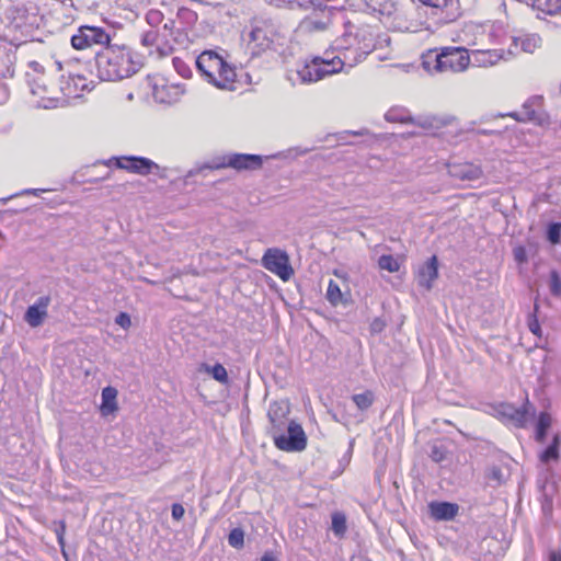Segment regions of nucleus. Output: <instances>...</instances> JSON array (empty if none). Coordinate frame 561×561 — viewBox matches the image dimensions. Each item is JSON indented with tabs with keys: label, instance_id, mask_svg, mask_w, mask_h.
Masks as SVG:
<instances>
[{
	"label": "nucleus",
	"instance_id": "1",
	"mask_svg": "<svg viewBox=\"0 0 561 561\" xmlns=\"http://www.w3.org/2000/svg\"><path fill=\"white\" fill-rule=\"evenodd\" d=\"M375 34L368 25L344 24V32L336 37L323 56L314 57L297 71L305 83L317 82L327 76L353 68L375 49Z\"/></svg>",
	"mask_w": 561,
	"mask_h": 561
},
{
	"label": "nucleus",
	"instance_id": "2",
	"mask_svg": "<svg viewBox=\"0 0 561 561\" xmlns=\"http://www.w3.org/2000/svg\"><path fill=\"white\" fill-rule=\"evenodd\" d=\"M289 412L287 400L271 403L267 412L271 424L268 432L278 449L301 451L307 446V437L300 424L287 420Z\"/></svg>",
	"mask_w": 561,
	"mask_h": 561
},
{
	"label": "nucleus",
	"instance_id": "3",
	"mask_svg": "<svg viewBox=\"0 0 561 561\" xmlns=\"http://www.w3.org/2000/svg\"><path fill=\"white\" fill-rule=\"evenodd\" d=\"M98 77L103 81H117L136 73L140 61L126 45L110 44L95 55Z\"/></svg>",
	"mask_w": 561,
	"mask_h": 561
},
{
	"label": "nucleus",
	"instance_id": "4",
	"mask_svg": "<svg viewBox=\"0 0 561 561\" xmlns=\"http://www.w3.org/2000/svg\"><path fill=\"white\" fill-rule=\"evenodd\" d=\"M196 66L208 82L215 87L224 90H234L236 69L228 65L217 53L203 51L196 59Z\"/></svg>",
	"mask_w": 561,
	"mask_h": 561
},
{
	"label": "nucleus",
	"instance_id": "5",
	"mask_svg": "<svg viewBox=\"0 0 561 561\" xmlns=\"http://www.w3.org/2000/svg\"><path fill=\"white\" fill-rule=\"evenodd\" d=\"M430 58L426 57L423 66L434 72H462L471 64V57L463 47H443L435 54L433 61Z\"/></svg>",
	"mask_w": 561,
	"mask_h": 561
},
{
	"label": "nucleus",
	"instance_id": "6",
	"mask_svg": "<svg viewBox=\"0 0 561 561\" xmlns=\"http://www.w3.org/2000/svg\"><path fill=\"white\" fill-rule=\"evenodd\" d=\"M27 82L33 95L38 98L37 106L43 108H55L64 102L58 96V90L55 85L47 84V77L45 75L32 76L27 73Z\"/></svg>",
	"mask_w": 561,
	"mask_h": 561
},
{
	"label": "nucleus",
	"instance_id": "7",
	"mask_svg": "<svg viewBox=\"0 0 561 561\" xmlns=\"http://www.w3.org/2000/svg\"><path fill=\"white\" fill-rule=\"evenodd\" d=\"M111 44L110 34L102 27L83 25L71 37L75 49L81 50L92 47H106Z\"/></svg>",
	"mask_w": 561,
	"mask_h": 561
},
{
	"label": "nucleus",
	"instance_id": "8",
	"mask_svg": "<svg viewBox=\"0 0 561 561\" xmlns=\"http://www.w3.org/2000/svg\"><path fill=\"white\" fill-rule=\"evenodd\" d=\"M263 266L283 280H288L294 271L289 264L288 254L277 248L267 249L262 257Z\"/></svg>",
	"mask_w": 561,
	"mask_h": 561
},
{
	"label": "nucleus",
	"instance_id": "9",
	"mask_svg": "<svg viewBox=\"0 0 561 561\" xmlns=\"http://www.w3.org/2000/svg\"><path fill=\"white\" fill-rule=\"evenodd\" d=\"M112 161L115 162V165L118 169L126 170L131 173L140 174V175H147L152 173L154 170H159V165L153 162L152 160L145 158V157H121V158H113L108 162Z\"/></svg>",
	"mask_w": 561,
	"mask_h": 561
},
{
	"label": "nucleus",
	"instance_id": "10",
	"mask_svg": "<svg viewBox=\"0 0 561 561\" xmlns=\"http://www.w3.org/2000/svg\"><path fill=\"white\" fill-rule=\"evenodd\" d=\"M272 35L273 31L266 23L260 22L252 25L248 35V45L252 54L257 55L270 48L273 43Z\"/></svg>",
	"mask_w": 561,
	"mask_h": 561
},
{
	"label": "nucleus",
	"instance_id": "11",
	"mask_svg": "<svg viewBox=\"0 0 561 561\" xmlns=\"http://www.w3.org/2000/svg\"><path fill=\"white\" fill-rule=\"evenodd\" d=\"M422 4L431 8L433 14L438 15V20L445 23L455 21L459 15L458 0H417Z\"/></svg>",
	"mask_w": 561,
	"mask_h": 561
},
{
	"label": "nucleus",
	"instance_id": "12",
	"mask_svg": "<svg viewBox=\"0 0 561 561\" xmlns=\"http://www.w3.org/2000/svg\"><path fill=\"white\" fill-rule=\"evenodd\" d=\"M50 304L49 296H41L25 312L24 320L32 328L39 327L47 317V308Z\"/></svg>",
	"mask_w": 561,
	"mask_h": 561
},
{
	"label": "nucleus",
	"instance_id": "13",
	"mask_svg": "<svg viewBox=\"0 0 561 561\" xmlns=\"http://www.w3.org/2000/svg\"><path fill=\"white\" fill-rule=\"evenodd\" d=\"M527 405L528 401L522 408H517L508 403H503L497 408L496 411L504 421L512 423L516 427H524L527 423Z\"/></svg>",
	"mask_w": 561,
	"mask_h": 561
},
{
	"label": "nucleus",
	"instance_id": "14",
	"mask_svg": "<svg viewBox=\"0 0 561 561\" xmlns=\"http://www.w3.org/2000/svg\"><path fill=\"white\" fill-rule=\"evenodd\" d=\"M438 277V260L436 255L431 256L422 264L416 274V280L420 287L431 290L433 282Z\"/></svg>",
	"mask_w": 561,
	"mask_h": 561
},
{
	"label": "nucleus",
	"instance_id": "15",
	"mask_svg": "<svg viewBox=\"0 0 561 561\" xmlns=\"http://www.w3.org/2000/svg\"><path fill=\"white\" fill-rule=\"evenodd\" d=\"M448 173L461 181H473L481 178L482 170L480 167L469 162L450 163L448 164Z\"/></svg>",
	"mask_w": 561,
	"mask_h": 561
},
{
	"label": "nucleus",
	"instance_id": "16",
	"mask_svg": "<svg viewBox=\"0 0 561 561\" xmlns=\"http://www.w3.org/2000/svg\"><path fill=\"white\" fill-rule=\"evenodd\" d=\"M262 157L257 154L234 153L228 157L227 165L237 170H255L262 165Z\"/></svg>",
	"mask_w": 561,
	"mask_h": 561
},
{
	"label": "nucleus",
	"instance_id": "17",
	"mask_svg": "<svg viewBox=\"0 0 561 561\" xmlns=\"http://www.w3.org/2000/svg\"><path fill=\"white\" fill-rule=\"evenodd\" d=\"M430 512L436 520H451L458 514L459 506L449 502H432Z\"/></svg>",
	"mask_w": 561,
	"mask_h": 561
},
{
	"label": "nucleus",
	"instance_id": "18",
	"mask_svg": "<svg viewBox=\"0 0 561 561\" xmlns=\"http://www.w3.org/2000/svg\"><path fill=\"white\" fill-rule=\"evenodd\" d=\"M470 57L473 66L491 67L503 58V51L499 49L474 50Z\"/></svg>",
	"mask_w": 561,
	"mask_h": 561
},
{
	"label": "nucleus",
	"instance_id": "19",
	"mask_svg": "<svg viewBox=\"0 0 561 561\" xmlns=\"http://www.w3.org/2000/svg\"><path fill=\"white\" fill-rule=\"evenodd\" d=\"M539 98L528 100L520 112H513L507 115L519 122H536L541 124L542 119L535 108V106L539 104Z\"/></svg>",
	"mask_w": 561,
	"mask_h": 561
},
{
	"label": "nucleus",
	"instance_id": "20",
	"mask_svg": "<svg viewBox=\"0 0 561 561\" xmlns=\"http://www.w3.org/2000/svg\"><path fill=\"white\" fill-rule=\"evenodd\" d=\"M542 39L538 34H524L513 38V45L527 54H533L541 46Z\"/></svg>",
	"mask_w": 561,
	"mask_h": 561
},
{
	"label": "nucleus",
	"instance_id": "21",
	"mask_svg": "<svg viewBox=\"0 0 561 561\" xmlns=\"http://www.w3.org/2000/svg\"><path fill=\"white\" fill-rule=\"evenodd\" d=\"M14 56L9 53L5 46L0 44V79L12 78Z\"/></svg>",
	"mask_w": 561,
	"mask_h": 561
},
{
	"label": "nucleus",
	"instance_id": "22",
	"mask_svg": "<svg viewBox=\"0 0 561 561\" xmlns=\"http://www.w3.org/2000/svg\"><path fill=\"white\" fill-rule=\"evenodd\" d=\"M117 390L113 387H105L102 390L101 412L107 415L117 409L116 404Z\"/></svg>",
	"mask_w": 561,
	"mask_h": 561
},
{
	"label": "nucleus",
	"instance_id": "23",
	"mask_svg": "<svg viewBox=\"0 0 561 561\" xmlns=\"http://www.w3.org/2000/svg\"><path fill=\"white\" fill-rule=\"evenodd\" d=\"M551 415L547 412H541L538 416L536 425L535 438L538 443H543L546 439L547 431L551 426Z\"/></svg>",
	"mask_w": 561,
	"mask_h": 561
},
{
	"label": "nucleus",
	"instance_id": "24",
	"mask_svg": "<svg viewBox=\"0 0 561 561\" xmlns=\"http://www.w3.org/2000/svg\"><path fill=\"white\" fill-rule=\"evenodd\" d=\"M561 445V437L559 434H554L551 444L540 454V460L542 462H549L551 460L559 459V449Z\"/></svg>",
	"mask_w": 561,
	"mask_h": 561
},
{
	"label": "nucleus",
	"instance_id": "25",
	"mask_svg": "<svg viewBox=\"0 0 561 561\" xmlns=\"http://www.w3.org/2000/svg\"><path fill=\"white\" fill-rule=\"evenodd\" d=\"M385 118L391 123H412L413 117L409 114V112L403 107H393L390 108L386 114Z\"/></svg>",
	"mask_w": 561,
	"mask_h": 561
},
{
	"label": "nucleus",
	"instance_id": "26",
	"mask_svg": "<svg viewBox=\"0 0 561 561\" xmlns=\"http://www.w3.org/2000/svg\"><path fill=\"white\" fill-rule=\"evenodd\" d=\"M411 124L420 126L425 130H435L439 129L444 125V122L435 116H420L417 118H413Z\"/></svg>",
	"mask_w": 561,
	"mask_h": 561
},
{
	"label": "nucleus",
	"instance_id": "27",
	"mask_svg": "<svg viewBox=\"0 0 561 561\" xmlns=\"http://www.w3.org/2000/svg\"><path fill=\"white\" fill-rule=\"evenodd\" d=\"M331 529L334 535L339 538H342L346 533V517L341 512H335L332 514V524Z\"/></svg>",
	"mask_w": 561,
	"mask_h": 561
},
{
	"label": "nucleus",
	"instance_id": "28",
	"mask_svg": "<svg viewBox=\"0 0 561 561\" xmlns=\"http://www.w3.org/2000/svg\"><path fill=\"white\" fill-rule=\"evenodd\" d=\"M369 9L380 14H390L393 10L391 0H365Z\"/></svg>",
	"mask_w": 561,
	"mask_h": 561
},
{
	"label": "nucleus",
	"instance_id": "29",
	"mask_svg": "<svg viewBox=\"0 0 561 561\" xmlns=\"http://www.w3.org/2000/svg\"><path fill=\"white\" fill-rule=\"evenodd\" d=\"M352 400L359 410L364 411L371 407L374 402V393L367 390L363 393L354 394Z\"/></svg>",
	"mask_w": 561,
	"mask_h": 561
},
{
	"label": "nucleus",
	"instance_id": "30",
	"mask_svg": "<svg viewBox=\"0 0 561 561\" xmlns=\"http://www.w3.org/2000/svg\"><path fill=\"white\" fill-rule=\"evenodd\" d=\"M378 266L380 270L388 271L389 273H396L400 270L398 260L390 254L381 255L378 260Z\"/></svg>",
	"mask_w": 561,
	"mask_h": 561
},
{
	"label": "nucleus",
	"instance_id": "31",
	"mask_svg": "<svg viewBox=\"0 0 561 561\" xmlns=\"http://www.w3.org/2000/svg\"><path fill=\"white\" fill-rule=\"evenodd\" d=\"M327 299L336 306L342 301V291L339 284L334 280H330L327 289Z\"/></svg>",
	"mask_w": 561,
	"mask_h": 561
},
{
	"label": "nucleus",
	"instance_id": "32",
	"mask_svg": "<svg viewBox=\"0 0 561 561\" xmlns=\"http://www.w3.org/2000/svg\"><path fill=\"white\" fill-rule=\"evenodd\" d=\"M206 371L209 373L215 380H217L221 383L228 382L227 370L221 364H215L211 367L207 366Z\"/></svg>",
	"mask_w": 561,
	"mask_h": 561
},
{
	"label": "nucleus",
	"instance_id": "33",
	"mask_svg": "<svg viewBox=\"0 0 561 561\" xmlns=\"http://www.w3.org/2000/svg\"><path fill=\"white\" fill-rule=\"evenodd\" d=\"M228 543L236 549L244 545V531L241 528H233L228 535Z\"/></svg>",
	"mask_w": 561,
	"mask_h": 561
},
{
	"label": "nucleus",
	"instance_id": "34",
	"mask_svg": "<svg viewBox=\"0 0 561 561\" xmlns=\"http://www.w3.org/2000/svg\"><path fill=\"white\" fill-rule=\"evenodd\" d=\"M547 239L551 244L561 242V222H550L548 225Z\"/></svg>",
	"mask_w": 561,
	"mask_h": 561
},
{
	"label": "nucleus",
	"instance_id": "35",
	"mask_svg": "<svg viewBox=\"0 0 561 561\" xmlns=\"http://www.w3.org/2000/svg\"><path fill=\"white\" fill-rule=\"evenodd\" d=\"M486 478L489 481L495 482V485H501L505 481L503 470L496 466H492L488 469Z\"/></svg>",
	"mask_w": 561,
	"mask_h": 561
},
{
	"label": "nucleus",
	"instance_id": "36",
	"mask_svg": "<svg viewBox=\"0 0 561 561\" xmlns=\"http://www.w3.org/2000/svg\"><path fill=\"white\" fill-rule=\"evenodd\" d=\"M159 42V34L156 30H149L141 36V44L146 47L157 46Z\"/></svg>",
	"mask_w": 561,
	"mask_h": 561
},
{
	"label": "nucleus",
	"instance_id": "37",
	"mask_svg": "<svg viewBox=\"0 0 561 561\" xmlns=\"http://www.w3.org/2000/svg\"><path fill=\"white\" fill-rule=\"evenodd\" d=\"M550 293L553 296H560L561 295V279L557 271H552L550 273Z\"/></svg>",
	"mask_w": 561,
	"mask_h": 561
},
{
	"label": "nucleus",
	"instance_id": "38",
	"mask_svg": "<svg viewBox=\"0 0 561 561\" xmlns=\"http://www.w3.org/2000/svg\"><path fill=\"white\" fill-rule=\"evenodd\" d=\"M146 21L151 26H158L163 22V14L158 10H150L146 14Z\"/></svg>",
	"mask_w": 561,
	"mask_h": 561
},
{
	"label": "nucleus",
	"instance_id": "39",
	"mask_svg": "<svg viewBox=\"0 0 561 561\" xmlns=\"http://www.w3.org/2000/svg\"><path fill=\"white\" fill-rule=\"evenodd\" d=\"M172 62H173V66H174L175 70L182 77L186 78V77H188L191 75L190 68L180 58H173Z\"/></svg>",
	"mask_w": 561,
	"mask_h": 561
},
{
	"label": "nucleus",
	"instance_id": "40",
	"mask_svg": "<svg viewBox=\"0 0 561 561\" xmlns=\"http://www.w3.org/2000/svg\"><path fill=\"white\" fill-rule=\"evenodd\" d=\"M386 328V322L385 320H382L381 318H375L371 323H370V332L373 334H378L380 332H382Z\"/></svg>",
	"mask_w": 561,
	"mask_h": 561
},
{
	"label": "nucleus",
	"instance_id": "41",
	"mask_svg": "<svg viewBox=\"0 0 561 561\" xmlns=\"http://www.w3.org/2000/svg\"><path fill=\"white\" fill-rule=\"evenodd\" d=\"M115 323L118 324L119 327L124 328V329H127L131 324L130 317L127 313H125V312H121L115 318Z\"/></svg>",
	"mask_w": 561,
	"mask_h": 561
},
{
	"label": "nucleus",
	"instance_id": "42",
	"mask_svg": "<svg viewBox=\"0 0 561 561\" xmlns=\"http://www.w3.org/2000/svg\"><path fill=\"white\" fill-rule=\"evenodd\" d=\"M118 5L127 9V10H134L138 7L141 2H145L146 0H116Z\"/></svg>",
	"mask_w": 561,
	"mask_h": 561
},
{
	"label": "nucleus",
	"instance_id": "43",
	"mask_svg": "<svg viewBox=\"0 0 561 561\" xmlns=\"http://www.w3.org/2000/svg\"><path fill=\"white\" fill-rule=\"evenodd\" d=\"M184 513H185V510H184V507L181 504L175 503V504L172 505V517H173V519H175V520L182 519L183 516H184Z\"/></svg>",
	"mask_w": 561,
	"mask_h": 561
},
{
	"label": "nucleus",
	"instance_id": "44",
	"mask_svg": "<svg viewBox=\"0 0 561 561\" xmlns=\"http://www.w3.org/2000/svg\"><path fill=\"white\" fill-rule=\"evenodd\" d=\"M431 458L435 461V462H440L444 460L445 458V454L442 449H439L437 446H433L432 447V450H431Z\"/></svg>",
	"mask_w": 561,
	"mask_h": 561
},
{
	"label": "nucleus",
	"instance_id": "45",
	"mask_svg": "<svg viewBox=\"0 0 561 561\" xmlns=\"http://www.w3.org/2000/svg\"><path fill=\"white\" fill-rule=\"evenodd\" d=\"M528 327H529V330L530 332H533L535 335H540L541 333V330H540V324L539 322L537 321V319H531L528 323Z\"/></svg>",
	"mask_w": 561,
	"mask_h": 561
},
{
	"label": "nucleus",
	"instance_id": "46",
	"mask_svg": "<svg viewBox=\"0 0 561 561\" xmlns=\"http://www.w3.org/2000/svg\"><path fill=\"white\" fill-rule=\"evenodd\" d=\"M514 256H515V260L518 261V262H525L526 261V253H525V250L524 248H517L514 250Z\"/></svg>",
	"mask_w": 561,
	"mask_h": 561
},
{
	"label": "nucleus",
	"instance_id": "47",
	"mask_svg": "<svg viewBox=\"0 0 561 561\" xmlns=\"http://www.w3.org/2000/svg\"><path fill=\"white\" fill-rule=\"evenodd\" d=\"M162 90H159L158 88H156V91H154V98L157 101L163 103V102H172V100H167L164 99L162 95ZM176 99H173V101H175Z\"/></svg>",
	"mask_w": 561,
	"mask_h": 561
},
{
	"label": "nucleus",
	"instance_id": "48",
	"mask_svg": "<svg viewBox=\"0 0 561 561\" xmlns=\"http://www.w3.org/2000/svg\"><path fill=\"white\" fill-rule=\"evenodd\" d=\"M30 68H32L34 70V72H35L34 76L44 75L42 72V66L36 61L30 62Z\"/></svg>",
	"mask_w": 561,
	"mask_h": 561
},
{
	"label": "nucleus",
	"instance_id": "49",
	"mask_svg": "<svg viewBox=\"0 0 561 561\" xmlns=\"http://www.w3.org/2000/svg\"><path fill=\"white\" fill-rule=\"evenodd\" d=\"M549 561H561V552L560 551H551L549 554Z\"/></svg>",
	"mask_w": 561,
	"mask_h": 561
},
{
	"label": "nucleus",
	"instance_id": "50",
	"mask_svg": "<svg viewBox=\"0 0 561 561\" xmlns=\"http://www.w3.org/2000/svg\"><path fill=\"white\" fill-rule=\"evenodd\" d=\"M291 2H293V0H272V3L277 8H280L285 4H289Z\"/></svg>",
	"mask_w": 561,
	"mask_h": 561
},
{
	"label": "nucleus",
	"instance_id": "51",
	"mask_svg": "<svg viewBox=\"0 0 561 561\" xmlns=\"http://www.w3.org/2000/svg\"><path fill=\"white\" fill-rule=\"evenodd\" d=\"M45 190H42V188H28V190H25L22 192V194H33V195H38L41 192H44Z\"/></svg>",
	"mask_w": 561,
	"mask_h": 561
},
{
	"label": "nucleus",
	"instance_id": "52",
	"mask_svg": "<svg viewBox=\"0 0 561 561\" xmlns=\"http://www.w3.org/2000/svg\"><path fill=\"white\" fill-rule=\"evenodd\" d=\"M164 30H168L170 32L173 31V28L175 27V22L173 20H168L164 25H163Z\"/></svg>",
	"mask_w": 561,
	"mask_h": 561
},
{
	"label": "nucleus",
	"instance_id": "53",
	"mask_svg": "<svg viewBox=\"0 0 561 561\" xmlns=\"http://www.w3.org/2000/svg\"><path fill=\"white\" fill-rule=\"evenodd\" d=\"M64 531H65V525L62 524L61 525V529L60 531H57V538H58V542L64 546Z\"/></svg>",
	"mask_w": 561,
	"mask_h": 561
},
{
	"label": "nucleus",
	"instance_id": "54",
	"mask_svg": "<svg viewBox=\"0 0 561 561\" xmlns=\"http://www.w3.org/2000/svg\"><path fill=\"white\" fill-rule=\"evenodd\" d=\"M261 561H276L275 558L273 557L272 553H265L262 558H261Z\"/></svg>",
	"mask_w": 561,
	"mask_h": 561
},
{
	"label": "nucleus",
	"instance_id": "55",
	"mask_svg": "<svg viewBox=\"0 0 561 561\" xmlns=\"http://www.w3.org/2000/svg\"><path fill=\"white\" fill-rule=\"evenodd\" d=\"M0 92L2 93V98H1V102H2L7 99V91L2 85H0Z\"/></svg>",
	"mask_w": 561,
	"mask_h": 561
},
{
	"label": "nucleus",
	"instance_id": "56",
	"mask_svg": "<svg viewBox=\"0 0 561 561\" xmlns=\"http://www.w3.org/2000/svg\"><path fill=\"white\" fill-rule=\"evenodd\" d=\"M3 245V237H2V233L0 232V249L2 248Z\"/></svg>",
	"mask_w": 561,
	"mask_h": 561
}]
</instances>
